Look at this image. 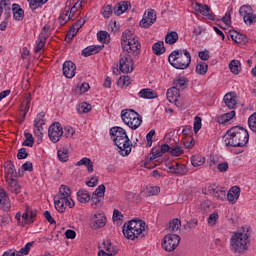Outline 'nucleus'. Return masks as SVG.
<instances>
[{"instance_id":"69168bd1","label":"nucleus","mask_w":256,"mask_h":256,"mask_svg":"<svg viewBox=\"0 0 256 256\" xmlns=\"http://www.w3.org/2000/svg\"><path fill=\"white\" fill-rule=\"evenodd\" d=\"M226 197L225 194V189L224 188H218V192L215 196L216 199H218L219 201H223Z\"/></svg>"},{"instance_id":"c85d7f7f","label":"nucleus","mask_w":256,"mask_h":256,"mask_svg":"<svg viewBox=\"0 0 256 256\" xmlns=\"http://www.w3.org/2000/svg\"><path fill=\"white\" fill-rule=\"evenodd\" d=\"M187 83L188 80L185 79V77L176 78L173 81L174 87L180 91H185V89H187Z\"/></svg>"},{"instance_id":"f8f14e48","label":"nucleus","mask_w":256,"mask_h":256,"mask_svg":"<svg viewBox=\"0 0 256 256\" xmlns=\"http://www.w3.org/2000/svg\"><path fill=\"white\" fill-rule=\"evenodd\" d=\"M192 7L196 13H200V15L207 17L210 21H215V16L210 13L211 7H209V5L195 2L192 4Z\"/></svg>"},{"instance_id":"7c9ffc66","label":"nucleus","mask_w":256,"mask_h":256,"mask_svg":"<svg viewBox=\"0 0 256 256\" xmlns=\"http://www.w3.org/2000/svg\"><path fill=\"white\" fill-rule=\"evenodd\" d=\"M77 199L79 203H89L91 201V195L87 190H79L77 192Z\"/></svg>"},{"instance_id":"ea45409f","label":"nucleus","mask_w":256,"mask_h":256,"mask_svg":"<svg viewBox=\"0 0 256 256\" xmlns=\"http://www.w3.org/2000/svg\"><path fill=\"white\" fill-rule=\"evenodd\" d=\"M152 51L154 55H163V53H165V43L157 42L153 44Z\"/></svg>"},{"instance_id":"0eeeda50","label":"nucleus","mask_w":256,"mask_h":256,"mask_svg":"<svg viewBox=\"0 0 256 256\" xmlns=\"http://www.w3.org/2000/svg\"><path fill=\"white\" fill-rule=\"evenodd\" d=\"M168 63L174 69H187L191 65V53L186 49H177L171 52L168 57Z\"/></svg>"},{"instance_id":"4d7b16f0","label":"nucleus","mask_w":256,"mask_h":256,"mask_svg":"<svg viewBox=\"0 0 256 256\" xmlns=\"http://www.w3.org/2000/svg\"><path fill=\"white\" fill-rule=\"evenodd\" d=\"M197 225H199V220H197V218H192L186 223L184 227L188 229H195Z\"/></svg>"},{"instance_id":"c03bdc74","label":"nucleus","mask_w":256,"mask_h":256,"mask_svg":"<svg viewBox=\"0 0 256 256\" xmlns=\"http://www.w3.org/2000/svg\"><path fill=\"white\" fill-rule=\"evenodd\" d=\"M5 173H7V175H11L12 177L17 176V172L15 171V164H13L12 161H9L5 164Z\"/></svg>"},{"instance_id":"a19ab883","label":"nucleus","mask_w":256,"mask_h":256,"mask_svg":"<svg viewBox=\"0 0 256 256\" xmlns=\"http://www.w3.org/2000/svg\"><path fill=\"white\" fill-rule=\"evenodd\" d=\"M101 201H103V196H97V194H92V197H91L92 209H99L101 207Z\"/></svg>"},{"instance_id":"ddd939ff","label":"nucleus","mask_w":256,"mask_h":256,"mask_svg":"<svg viewBox=\"0 0 256 256\" xmlns=\"http://www.w3.org/2000/svg\"><path fill=\"white\" fill-rule=\"evenodd\" d=\"M102 245L104 250H100L98 256H113L119 253V249H117V246H113L111 240H104Z\"/></svg>"},{"instance_id":"09e8293b","label":"nucleus","mask_w":256,"mask_h":256,"mask_svg":"<svg viewBox=\"0 0 256 256\" xmlns=\"http://www.w3.org/2000/svg\"><path fill=\"white\" fill-rule=\"evenodd\" d=\"M47 1L49 0H30V9H32V11H35V9H39V7H42V5H45V3H47Z\"/></svg>"},{"instance_id":"473e14b6","label":"nucleus","mask_w":256,"mask_h":256,"mask_svg":"<svg viewBox=\"0 0 256 256\" xmlns=\"http://www.w3.org/2000/svg\"><path fill=\"white\" fill-rule=\"evenodd\" d=\"M235 115V110L225 113L218 118V123H220V125H225V123H229V121H231Z\"/></svg>"},{"instance_id":"f257e3e1","label":"nucleus","mask_w":256,"mask_h":256,"mask_svg":"<svg viewBox=\"0 0 256 256\" xmlns=\"http://www.w3.org/2000/svg\"><path fill=\"white\" fill-rule=\"evenodd\" d=\"M121 45L123 55L119 61V69L122 73H131V71H133L132 57H137V55L141 53V43H139V39L131 33V30H125L122 33Z\"/></svg>"},{"instance_id":"b1692460","label":"nucleus","mask_w":256,"mask_h":256,"mask_svg":"<svg viewBox=\"0 0 256 256\" xmlns=\"http://www.w3.org/2000/svg\"><path fill=\"white\" fill-rule=\"evenodd\" d=\"M141 99H157V92L151 88H144L138 93Z\"/></svg>"},{"instance_id":"dca6fc26","label":"nucleus","mask_w":256,"mask_h":256,"mask_svg":"<svg viewBox=\"0 0 256 256\" xmlns=\"http://www.w3.org/2000/svg\"><path fill=\"white\" fill-rule=\"evenodd\" d=\"M62 71L64 77H66L67 79H73L77 71V66L73 63V61H65L63 64Z\"/></svg>"},{"instance_id":"0e129e2a","label":"nucleus","mask_w":256,"mask_h":256,"mask_svg":"<svg viewBox=\"0 0 256 256\" xmlns=\"http://www.w3.org/2000/svg\"><path fill=\"white\" fill-rule=\"evenodd\" d=\"M123 213H121V211L119 210H114L113 212V216H112V219L113 221H123Z\"/></svg>"},{"instance_id":"4468645a","label":"nucleus","mask_w":256,"mask_h":256,"mask_svg":"<svg viewBox=\"0 0 256 256\" xmlns=\"http://www.w3.org/2000/svg\"><path fill=\"white\" fill-rule=\"evenodd\" d=\"M157 21V14L155 10H149L144 14L143 19L140 21V27L143 29H149Z\"/></svg>"},{"instance_id":"49530a36","label":"nucleus","mask_w":256,"mask_h":256,"mask_svg":"<svg viewBox=\"0 0 256 256\" xmlns=\"http://www.w3.org/2000/svg\"><path fill=\"white\" fill-rule=\"evenodd\" d=\"M79 33L77 29L72 25L69 31L66 34L65 41L66 43H71L73 41V38Z\"/></svg>"},{"instance_id":"79ce46f5","label":"nucleus","mask_w":256,"mask_h":256,"mask_svg":"<svg viewBox=\"0 0 256 256\" xmlns=\"http://www.w3.org/2000/svg\"><path fill=\"white\" fill-rule=\"evenodd\" d=\"M91 109H92L91 104L87 102H82L77 106V111L80 115H83V113H89Z\"/></svg>"},{"instance_id":"f3484780","label":"nucleus","mask_w":256,"mask_h":256,"mask_svg":"<svg viewBox=\"0 0 256 256\" xmlns=\"http://www.w3.org/2000/svg\"><path fill=\"white\" fill-rule=\"evenodd\" d=\"M229 36L234 43H238L239 45H247V43H249V38H247V35L241 34L236 30H229Z\"/></svg>"},{"instance_id":"13d9d810","label":"nucleus","mask_w":256,"mask_h":256,"mask_svg":"<svg viewBox=\"0 0 256 256\" xmlns=\"http://www.w3.org/2000/svg\"><path fill=\"white\" fill-rule=\"evenodd\" d=\"M29 157V153H27L26 148H20L17 153V159H27Z\"/></svg>"},{"instance_id":"5fc2aeb1","label":"nucleus","mask_w":256,"mask_h":256,"mask_svg":"<svg viewBox=\"0 0 256 256\" xmlns=\"http://www.w3.org/2000/svg\"><path fill=\"white\" fill-rule=\"evenodd\" d=\"M97 37L100 43H107V37H109V33L106 31H100L97 33Z\"/></svg>"},{"instance_id":"4be33fe9","label":"nucleus","mask_w":256,"mask_h":256,"mask_svg":"<svg viewBox=\"0 0 256 256\" xmlns=\"http://www.w3.org/2000/svg\"><path fill=\"white\" fill-rule=\"evenodd\" d=\"M104 45L97 46H88L82 50L83 57H91V55H97L100 51H102Z\"/></svg>"},{"instance_id":"864d4df0","label":"nucleus","mask_w":256,"mask_h":256,"mask_svg":"<svg viewBox=\"0 0 256 256\" xmlns=\"http://www.w3.org/2000/svg\"><path fill=\"white\" fill-rule=\"evenodd\" d=\"M217 221H219V213L214 212L208 217V225H217Z\"/></svg>"},{"instance_id":"c9c22d12","label":"nucleus","mask_w":256,"mask_h":256,"mask_svg":"<svg viewBox=\"0 0 256 256\" xmlns=\"http://www.w3.org/2000/svg\"><path fill=\"white\" fill-rule=\"evenodd\" d=\"M205 157L195 154L194 156L191 157V164L193 167H201L202 165H205Z\"/></svg>"},{"instance_id":"58836bf2","label":"nucleus","mask_w":256,"mask_h":256,"mask_svg":"<svg viewBox=\"0 0 256 256\" xmlns=\"http://www.w3.org/2000/svg\"><path fill=\"white\" fill-rule=\"evenodd\" d=\"M181 229V220L174 218L172 221H170L168 226V231L170 233H175V231H179Z\"/></svg>"},{"instance_id":"aec40b11","label":"nucleus","mask_w":256,"mask_h":256,"mask_svg":"<svg viewBox=\"0 0 256 256\" xmlns=\"http://www.w3.org/2000/svg\"><path fill=\"white\" fill-rule=\"evenodd\" d=\"M240 195H241V188L239 186H233L228 191L227 200L232 205H235V203H237Z\"/></svg>"},{"instance_id":"7ed1b4c3","label":"nucleus","mask_w":256,"mask_h":256,"mask_svg":"<svg viewBox=\"0 0 256 256\" xmlns=\"http://www.w3.org/2000/svg\"><path fill=\"white\" fill-rule=\"evenodd\" d=\"M110 135L113 138V142L118 147L120 155L122 157H127V155L131 154V149H133V143L129 136L127 135V131L122 127L115 126L110 129Z\"/></svg>"},{"instance_id":"72a5a7b5","label":"nucleus","mask_w":256,"mask_h":256,"mask_svg":"<svg viewBox=\"0 0 256 256\" xmlns=\"http://www.w3.org/2000/svg\"><path fill=\"white\" fill-rule=\"evenodd\" d=\"M161 188L159 186H146L144 190L145 197H153V195H159Z\"/></svg>"},{"instance_id":"9d476101","label":"nucleus","mask_w":256,"mask_h":256,"mask_svg":"<svg viewBox=\"0 0 256 256\" xmlns=\"http://www.w3.org/2000/svg\"><path fill=\"white\" fill-rule=\"evenodd\" d=\"M239 14L243 17L244 23L246 25H255L256 14L253 12V7L249 5H243L239 9Z\"/></svg>"},{"instance_id":"6ab92c4d","label":"nucleus","mask_w":256,"mask_h":256,"mask_svg":"<svg viewBox=\"0 0 256 256\" xmlns=\"http://www.w3.org/2000/svg\"><path fill=\"white\" fill-rule=\"evenodd\" d=\"M223 101L229 109H237V93L236 92H228Z\"/></svg>"},{"instance_id":"a878e982","label":"nucleus","mask_w":256,"mask_h":256,"mask_svg":"<svg viewBox=\"0 0 256 256\" xmlns=\"http://www.w3.org/2000/svg\"><path fill=\"white\" fill-rule=\"evenodd\" d=\"M13 16L16 21H23L25 17V11L19 4H13L12 6Z\"/></svg>"},{"instance_id":"680f3d73","label":"nucleus","mask_w":256,"mask_h":256,"mask_svg":"<svg viewBox=\"0 0 256 256\" xmlns=\"http://www.w3.org/2000/svg\"><path fill=\"white\" fill-rule=\"evenodd\" d=\"M43 215H44V217H45V219L48 221V223L50 224V225H55L57 222L55 221V219L53 218V216H51V212H49V211H45L44 213H43Z\"/></svg>"},{"instance_id":"1a4fd4ad","label":"nucleus","mask_w":256,"mask_h":256,"mask_svg":"<svg viewBox=\"0 0 256 256\" xmlns=\"http://www.w3.org/2000/svg\"><path fill=\"white\" fill-rule=\"evenodd\" d=\"M179 243H181V236L177 234H167L163 238L162 249L171 253V251H175L177 247H179Z\"/></svg>"},{"instance_id":"2eb2a0df","label":"nucleus","mask_w":256,"mask_h":256,"mask_svg":"<svg viewBox=\"0 0 256 256\" xmlns=\"http://www.w3.org/2000/svg\"><path fill=\"white\" fill-rule=\"evenodd\" d=\"M169 144H163L161 145L160 148L154 147L151 150V155L148 160L145 162V165H147V163H149V161H153L154 159H157V157H163V155H165V153H167L169 151Z\"/></svg>"},{"instance_id":"338daca9","label":"nucleus","mask_w":256,"mask_h":256,"mask_svg":"<svg viewBox=\"0 0 256 256\" xmlns=\"http://www.w3.org/2000/svg\"><path fill=\"white\" fill-rule=\"evenodd\" d=\"M198 57L201 59V61H209V51L204 50L198 52Z\"/></svg>"},{"instance_id":"423d86ee","label":"nucleus","mask_w":256,"mask_h":256,"mask_svg":"<svg viewBox=\"0 0 256 256\" xmlns=\"http://www.w3.org/2000/svg\"><path fill=\"white\" fill-rule=\"evenodd\" d=\"M55 209L58 213H65V209L75 207V201L71 199V188L67 185H61L58 194L54 197Z\"/></svg>"},{"instance_id":"a18cd8bd","label":"nucleus","mask_w":256,"mask_h":256,"mask_svg":"<svg viewBox=\"0 0 256 256\" xmlns=\"http://www.w3.org/2000/svg\"><path fill=\"white\" fill-rule=\"evenodd\" d=\"M209 69V65L205 62H200L196 65V73L198 75H205Z\"/></svg>"},{"instance_id":"e2e57ef3","label":"nucleus","mask_w":256,"mask_h":256,"mask_svg":"<svg viewBox=\"0 0 256 256\" xmlns=\"http://www.w3.org/2000/svg\"><path fill=\"white\" fill-rule=\"evenodd\" d=\"M201 129V117L196 116L194 120V133H199Z\"/></svg>"},{"instance_id":"6e6552de","label":"nucleus","mask_w":256,"mask_h":256,"mask_svg":"<svg viewBox=\"0 0 256 256\" xmlns=\"http://www.w3.org/2000/svg\"><path fill=\"white\" fill-rule=\"evenodd\" d=\"M121 119L125 125H127L130 129L135 131L141 123H143V118L139 113H137L133 109H125L121 111Z\"/></svg>"},{"instance_id":"052dcab7","label":"nucleus","mask_w":256,"mask_h":256,"mask_svg":"<svg viewBox=\"0 0 256 256\" xmlns=\"http://www.w3.org/2000/svg\"><path fill=\"white\" fill-rule=\"evenodd\" d=\"M93 195H97L99 197H105V185L101 184L97 187V189L94 191Z\"/></svg>"},{"instance_id":"5701e85b","label":"nucleus","mask_w":256,"mask_h":256,"mask_svg":"<svg viewBox=\"0 0 256 256\" xmlns=\"http://www.w3.org/2000/svg\"><path fill=\"white\" fill-rule=\"evenodd\" d=\"M167 99L170 103L177 101L181 97V90H178L177 87L173 86L167 91Z\"/></svg>"},{"instance_id":"bb28decb","label":"nucleus","mask_w":256,"mask_h":256,"mask_svg":"<svg viewBox=\"0 0 256 256\" xmlns=\"http://www.w3.org/2000/svg\"><path fill=\"white\" fill-rule=\"evenodd\" d=\"M129 7H131V2L129 1H123L121 3H118L115 7H114V13L115 15H123V13H125V11H127V9H129Z\"/></svg>"},{"instance_id":"a211bd4d","label":"nucleus","mask_w":256,"mask_h":256,"mask_svg":"<svg viewBox=\"0 0 256 256\" xmlns=\"http://www.w3.org/2000/svg\"><path fill=\"white\" fill-rule=\"evenodd\" d=\"M106 223L105 214H95L91 220V227L92 229H101V227H105Z\"/></svg>"},{"instance_id":"412c9836","label":"nucleus","mask_w":256,"mask_h":256,"mask_svg":"<svg viewBox=\"0 0 256 256\" xmlns=\"http://www.w3.org/2000/svg\"><path fill=\"white\" fill-rule=\"evenodd\" d=\"M0 209L2 211H9L11 209V202L9 197H7V192L3 189H0Z\"/></svg>"},{"instance_id":"2f4dec72","label":"nucleus","mask_w":256,"mask_h":256,"mask_svg":"<svg viewBox=\"0 0 256 256\" xmlns=\"http://www.w3.org/2000/svg\"><path fill=\"white\" fill-rule=\"evenodd\" d=\"M45 43H47V36L42 32L38 37V41L36 42L34 53H39L41 49L45 47Z\"/></svg>"},{"instance_id":"20e7f679","label":"nucleus","mask_w":256,"mask_h":256,"mask_svg":"<svg viewBox=\"0 0 256 256\" xmlns=\"http://www.w3.org/2000/svg\"><path fill=\"white\" fill-rule=\"evenodd\" d=\"M243 232H236L230 238V249L237 255H245L249 251V227H242Z\"/></svg>"},{"instance_id":"3c124183","label":"nucleus","mask_w":256,"mask_h":256,"mask_svg":"<svg viewBox=\"0 0 256 256\" xmlns=\"http://www.w3.org/2000/svg\"><path fill=\"white\" fill-rule=\"evenodd\" d=\"M187 173H189L187 166L176 162V175H187Z\"/></svg>"},{"instance_id":"de8ad7c7","label":"nucleus","mask_w":256,"mask_h":256,"mask_svg":"<svg viewBox=\"0 0 256 256\" xmlns=\"http://www.w3.org/2000/svg\"><path fill=\"white\" fill-rule=\"evenodd\" d=\"M25 141L22 143L23 147H33L35 144V140L33 139V134L32 133H25Z\"/></svg>"},{"instance_id":"9b49d317","label":"nucleus","mask_w":256,"mask_h":256,"mask_svg":"<svg viewBox=\"0 0 256 256\" xmlns=\"http://www.w3.org/2000/svg\"><path fill=\"white\" fill-rule=\"evenodd\" d=\"M48 137L52 143H59L63 137V126L59 122H54L48 129Z\"/></svg>"},{"instance_id":"cd10ccee","label":"nucleus","mask_w":256,"mask_h":256,"mask_svg":"<svg viewBox=\"0 0 256 256\" xmlns=\"http://www.w3.org/2000/svg\"><path fill=\"white\" fill-rule=\"evenodd\" d=\"M31 107V94H28L25 98V101L21 104L20 111L22 113V119H25L27 113H29V109Z\"/></svg>"},{"instance_id":"e433bc0d","label":"nucleus","mask_w":256,"mask_h":256,"mask_svg":"<svg viewBox=\"0 0 256 256\" xmlns=\"http://www.w3.org/2000/svg\"><path fill=\"white\" fill-rule=\"evenodd\" d=\"M229 69L234 75L241 73V62L239 60H232L229 64Z\"/></svg>"},{"instance_id":"37998d69","label":"nucleus","mask_w":256,"mask_h":256,"mask_svg":"<svg viewBox=\"0 0 256 256\" xmlns=\"http://www.w3.org/2000/svg\"><path fill=\"white\" fill-rule=\"evenodd\" d=\"M167 153H170L172 157H180V155H183L184 152H183V149H181V147L176 145V146H169V150L167 151Z\"/></svg>"},{"instance_id":"393cba45","label":"nucleus","mask_w":256,"mask_h":256,"mask_svg":"<svg viewBox=\"0 0 256 256\" xmlns=\"http://www.w3.org/2000/svg\"><path fill=\"white\" fill-rule=\"evenodd\" d=\"M8 185V191H10V193H15L16 195L21 193V186L19 185V183L17 182V180L10 178V179H6Z\"/></svg>"},{"instance_id":"c756f323","label":"nucleus","mask_w":256,"mask_h":256,"mask_svg":"<svg viewBox=\"0 0 256 256\" xmlns=\"http://www.w3.org/2000/svg\"><path fill=\"white\" fill-rule=\"evenodd\" d=\"M81 165H85V167H87L88 173H93V161H91V159L84 157L80 161L76 162V167H81Z\"/></svg>"},{"instance_id":"4c0bfd02","label":"nucleus","mask_w":256,"mask_h":256,"mask_svg":"<svg viewBox=\"0 0 256 256\" xmlns=\"http://www.w3.org/2000/svg\"><path fill=\"white\" fill-rule=\"evenodd\" d=\"M57 157L61 163H67V161H69V150L67 148L58 150Z\"/></svg>"},{"instance_id":"f03ea898","label":"nucleus","mask_w":256,"mask_h":256,"mask_svg":"<svg viewBox=\"0 0 256 256\" xmlns=\"http://www.w3.org/2000/svg\"><path fill=\"white\" fill-rule=\"evenodd\" d=\"M226 147H245L249 143V132L241 126H233L223 136Z\"/></svg>"},{"instance_id":"774afa93","label":"nucleus","mask_w":256,"mask_h":256,"mask_svg":"<svg viewBox=\"0 0 256 256\" xmlns=\"http://www.w3.org/2000/svg\"><path fill=\"white\" fill-rule=\"evenodd\" d=\"M72 135H75V130L71 126H67L64 128V136L69 138Z\"/></svg>"},{"instance_id":"6e6d98bb","label":"nucleus","mask_w":256,"mask_h":256,"mask_svg":"<svg viewBox=\"0 0 256 256\" xmlns=\"http://www.w3.org/2000/svg\"><path fill=\"white\" fill-rule=\"evenodd\" d=\"M33 243L35 242H28L24 248H21L18 253L21 255H29V251H31V248L33 247Z\"/></svg>"},{"instance_id":"bf43d9fd","label":"nucleus","mask_w":256,"mask_h":256,"mask_svg":"<svg viewBox=\"0 0 256 256\" xmlns=\"http://www.w3.org/2000/svg\"><path fill=\"white\" fill-rule=\"evenodd\" d=\"M102 15L106 19H109V17H111V15H113V7L111 5L105 6Z\"/></svg>"},{"instance_id":"603ef678","label":"nucleus","mask_w":256,"mask_h":256,"mask_svg":"<svg viewBox=\"0 0 256 256\" xmlns=\"http://www.w3.org/2000/svg\"><path fill=\"white\" fill-rule=\"evenodd\" d=\"M71 9V6H66L65 7V14L60 15L59 19H62V21H70V19H75L69 12Z\"/></svg>"},{"instance_id":"f704fd0d","label":"nucleus","mask_w":256,"mask_h":256,"mask_svg":"<svg viewBox=\"0 0 256 256\" xmlns=\"http://www.w3.org/2000/svg\"><path fill=\"white\" fill-rule=\"evenodd\" d=\"M179 41V34L175 31L169 32L165 36V43L167 45H175V42Z\"/></svg>"},{"instance_id":"39448f33","label":"nucleus","mask_w":256,"mask_h":256,"mask_svg":"<svg viewBox=\"0 0 256 256\" xmlns=\"http://www.w3.org/2000/svg\"><path fill=\"white\" fill-rule=\"evenodd\" d=\"M145 227V221L141 219H133L123 225L122 232L126 239L135 241V239H139V237L143 238L147 235Z\"/></svg>"},{"instance_id":"8fccbe9b","label":"nucleus","mask_w":256,"mask_h":256,"mask_svg":"<svg viewBox=\"0 0 256 256\" xmlns=\"http://www.w3.org/2000/svg\"><path fill=\"white\" fill-rule=\"evenodd\" d=\"M248 127L253 131V133H256V112L248 118Z\"/></svg>"}]
</instances>
